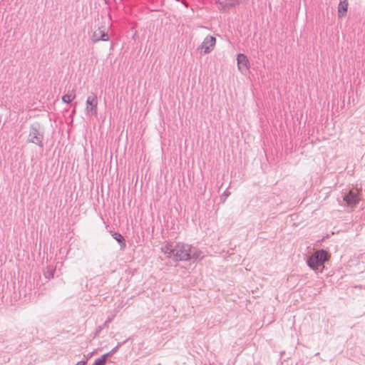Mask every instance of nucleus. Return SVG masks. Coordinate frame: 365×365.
Listing matches in <instances>:
<instances>
[{
    "label": "nucleus",
    "mask_w": 365,
    "mask_h": 365,
    "mask_svg": "<svg viewBox=\"0 0 365 365\" xmlns=\"http://www.w3.org/2000/svg\"><path fill=\"white\" fill-rule=\"evenodd\" d=\"M161 251L168 258L174 261H198L204 257L198 248L183 242H168L161 247Z\"/></svg>",
    "instance_id": "obj_1"
},
{
    "label": "nucleus",
    "mask_w": 365,
    "mask_h": 365,
    "mask_svg": "<svg viewBox=\"0 0 365 365\" xmlns=\"http://www.w3.org/2000/svg\"><path fill=\"white\" fill-rule=\"evenodd\" d=\"M328 260V252L324 250L314 252L307 261V265L313 270H317L319 266Z\"/></svg>",
    "instance_id": "obj_2"
},
{
    "label": "nucleus",
    "mask_w": 365,
    "mask_h": 365,
    "mask_svg": "<svg viewBox=\"0 0 365 365\" xmlns=\"http://www.w3.org/2000/svg\"><path fill=\"white\" fill-rule=\"evenodd\" d=\"M43 135L39 131L37 125H32L30 128L29 135V142L34 143L38 145L40 148H43Z\"/></svg>",
    "instance_id": "obj_3"
},
{
    "label": "nucleus",
    "mask_w": 365,
    "mask_h": 365,
    "mask_svg": "<svg viewBox=\"0 0 365 365\" xmlns=\"http://www.w3.org/2000/svg\"><path fill=\"white\" fill-rule=\"evenodd\" d=\"M343 200L345 202L346 206L354 208L359 204L360 199L357 192L350 190L344 195Z\"/></svg>",
    "instance_id": "obj_4"
},
{
    "label": "nucleus",
    "mask_w": 365,
    "mask_h": 365,
    "mask_svg": "<svg viewBox=\"0 0 365 365\" xmlns=\"http://www.w3.org/2000/svg\"><path fill=\"white\" fill-rule=\"evenodd\" d=\"M216 43V38L212 36H207L201 43L200 48L203 50L204 54L210 53L213 49Z\"/></svg>",
    "instance_id": "obj_5"
},
{
    "label": "nucleus",
    "mask_w": 365,
    "mask_h": 365,
    "mask_svg": "<svg viewBox=\"0 0 365 365\" xmlns=\"http://www.w3.org/2000/svg\"><path fill=\"white\" fill-rule=\"evenodd\" d=\"M97 106H98V100L96 94H92L91 96H88L86 100V112L87 113H91V115H97Z\"/></svg>",
    "instance_id": "obj_6"
},
{
    "label": "nucleus",
    "mask_w": 365,
    "mask_h": 365,
    "mask_svg": "<svg viewBox=\"0 0 365 365\" xmlns=\"http://www.w3.org/2000/svg\"><path fill=\"white\" fill-rule=\"evenodd\" d=\"M91 39L93 43H96L99 41H108L109 37L108 32L106 31V28L104 26L99 27L98 30L93 32Z\"/></svg>",
    "instance_id": "obj_7"
},
{
    "label": "nucleus",
    "mask_w": 365,
    "mask_h": 365,
    "mask_svg": "<svg viewBox=\"0 0 365 365\" xmlns=\"http://www.w3.org/2000/svg\"><path fill=\"white\" fill-rule=\"evenodd\" d=\"M238 69L243 73L249 70V61L243 53H239L237 56Z\"/></svg>",
    "instance_id": "obj_8"
},
{
    "label": "nucleus",
    "mask_w": 365,
    "mask_h": 365,
    "mask_svg": "<svg viewBox=\"0 0 365 365\" xmlns=\"http://www.w3.org/2000/svg\"><path fill=\"white\" fill-rule=\"evenodd\" d=\"M76 98L75 91L72 90L69 91L68 93L65 94L62 97V101L65 103H71Z\"/></svg>",
    "instance_id": "obj_9"
},
{
    "label": "nucleus",
    "mask_w": 365,
    "mask_h": 365,
    "mask_svg": "<svg viewBox=\"0 0 365 365\" xmlns=\"http://www.w3.org/2000/svg\"><path fill=\"white\" fill-rule=\"evenodd\" d=\"M348 9V2L344 1H341L339 4L338 6V12L339 16H344L347 11Z\"/></svg>",
    "instance_id": "obj_10"
},
{
    "label": "nucleus",
    "mask_w": 365,
    "mask_h": 365,
    "mask_svg": "<svg viewBox=\"0 0 365 365\" xmlns=\"http://www.w3.org/2000/svg\"><path fill=\"white\" fill-rule=\"evenodd\" d=\"M56 272V267L53 265H48L46 267L44 271V277L47 279H51L54 277V274Z\"/></svg>",
    "instance_id": "obj_11"
},
{
    "label": "nucleus",
    "mask_w": 365,
    "mask_h": 365,
    "mask_svg": "<svg viewBox=\"0 0 365 365\" xmlns=\"http://www.w3.org/2000/svg\"><path fill=\"white\" fill-rule=\"evenodd\" d=\"M111 235L120 245L121 247H125V239L120 233L111 232Z\"/></svg>",
    "instance_id": "obj_12"
},
{
    "label": "nucleus",
    "mask_w": 365,
    "mask_h": 365,
    "mask_svg": "<svg viewBox=\"0 0 365 365\" xmlns=\"http://www.w3.org/2000/svg\"><path fill=\"white\" fill-rule=\"evenodd\" d=\"M106 360V356L103 355L95 361L93 365H105Z\"/></svg>",
    "instance_id": "obj_13"
},
{
    "label": "nucleus",
    "mask_w": 365,
    "mask_h": 365,
    "mask_svg": "<svg viewBox=\"0 0 365 365\" xmlns=\"http://www.w3.org/2000/svg\"><path fill=\"white\" fill-rule=\"evenodd\" d=\"M120 346V344H118L115 347H114L111 351H110L109 352L103 354V356H106V358L107 359L108 356L113 355L114 353L116 352V351L118 350V349L119 348Z\"/></svg>",
    "instance_id": "obj_14"
},
{
    "label": "nucleus",
    "mask_w": 365,
    "mask_h": 365,
    "mask_svg": "<svg viewBox=\"0 0 365 365\" xmlns=\"http://www.w3.org/2000/svg\"><path fill=\"white\" fill-rule=\"evenodd\" d=\"M114 317V315L113 317H108V319L105 322L104 326L107 327L108 324L113 320Z\"/></svg>",
    "instance_id": "obj_15"
},
{
    "label": "nucleus",
    "mask_w": 365,
    "mask_h": 365,
    "mask_svg": "<svg viewBox=\"0 0 365 365\" xmlns=\"http://www.w3.org/2000/svg\"><path fill=\"white\" fill-rule=\"evenodd\" d=\"M86 362L85 361H80L76 365H86Z\"/></svg>",
    "instance_id": "obj_16"
},
{
    "label": "nucleus",
    "mask_w": 365,
    "mask_h": 365,
    "mask_svg": "<svg viewBox=\"0 0 365 365\" xmlns=\"http://www.w3.org/2000/svg\"><path fill=\"white\" fill-rule=\"evenodd\" d=\"M223 195L225 196V197H227L230 195V192H227V191H225Z\"/></svg>",
    "instance_id": "obj_17"
}]
</instances>
